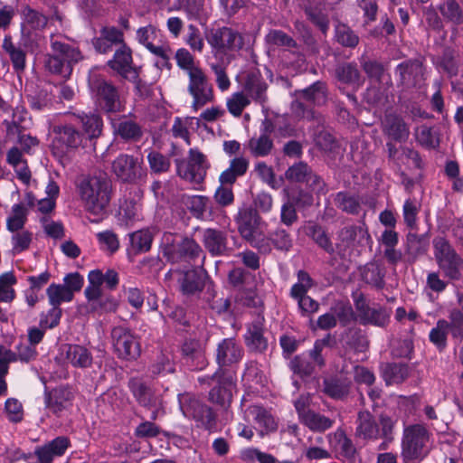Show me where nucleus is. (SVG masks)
<instances>
[{"label": "nucleus", "mask_w": 463, "mask_h": 463, "mask_svg": "<svg viewBox=\"0 0 463 463\" xmlns=\"http://www.w3.org/2000/svg\"><path fill=\"white\" fill-rule=\"evenodd\" d=\"M52 54L49 55L45 66L52 73L70 77L74 65L83 60L79 47L68 43L62 35L51 36Z\"/></svg>", "instance_id": "obj_3"}, {"label": "nucleus", "mask_w": 463, "mask_h": 463, "mask_svg": "<svg viewBox=\"0 0 463 463\" xmlns=\"http://www.w3.org/2000/svg\"><path fill=\"white\" fill-rule=\"evenodd\" d=\"M307 234L310 236L316 243L324 249L326 252L334 251L333 245L325 231L318 225L311 224L307 228Z\"/></svg>", "instance_id": "obj_54"}, {"label": "nucleus", "mask_w": 463, "mask_h": 463, "mask_svg": "<svg viewBox=\"0 0 463 463\" xmlns=\"http://www.w3.org/2000/svg\"><path fill=\"white\" fill-rule=\"evenodd\" d=\"M449 332L454 339H463V314L458 309L450 311L449 316Z\"/></svg>", "instance_id": "obj_63"}, {"label": "nucleus", "mask_w": 463, "mask_h": 463, "mask_svg": "<svg viewBox=\"0 0 463 463\" xmlns=\"http://www.w3.org/2000/svg\"><path fill=\"white\" fill-rule=\"evenodd\" d=\"M182 354L189 365L196 370H202L207 364L204 349L198 340H186L183 344Z\"/></svg>", "instance_id": "obj_26"}, {"label": "nucleus", "mask_w": 463, "mask_h": 463, "mask_svg": "<svg viewBox=\"0 0 463 463\" xmlns=\"http://www.w3.org/2000/svg\"><path fill=\"white\" fill-rule=\"evenodd\" d=\"M245 343L250 351L263 353L268 348V340L260 321H255L248 326Z\"/></svg>", "instance_id": "obj_30"}, {"label": "nucleus", "mask_w": 463, "mask_h": 463, "mask_svg": "<svg viewBox=\"0 0 463 463\" xmlns=\"http://www.w3.org/2000/svg\"><path fill=\"white\" fill-rule=\"evenodd\" d=\"M74 121H80L84 131L90 138L100 135L102 129V120L97 114L84 115L74 118Z\"/></svg>", "instance_id": "obj_50"}, {"label": "nucleus", "mask_w": 463, "mask_h": 463, "mask_svg": "<svg viewBox=\"0 0 463 463\" xmlns=\"http://www.w3.org/2000/svg\"><path fill=\"white\" fill-rule=\"evenodd\" d=\"M11 232L12 252L19 254L29 249L33 241V232L28 230H19Z\"/></svg>", "instance_id": "obj_49"}, {"label": "nucleus", "mask_w": 463, "mask_h": 463, "mask_svg": "<svg viewBox=\"0 0 463 463\" xmlns=\"http://www.w3.org/2000/svg\"><path fill=\"white\" fill-rule=\"evenodd\" d=\"M108 65L130 81L136 82L138 79V71L132 65L131 50L125 44L116 51Z\"/></svg>", "instance_id": "obj_20"}, {"label": "nucleus", "mask_w": 463, "mask_h": 463, "mask_svg": "<svg viewBox=\"0 0 463 463\" xmlns=\"http://www.w3.org/2000/svg\"><path fill=\"white\" fill-rule=\"evenodd\" d=\"M433 254L436 263L445 278L449 280H460L463 277V258L456 251L444 237L432 240Z\"/></svg>", "instance_id": "obj_6"}, {"label": "nucleus", "mask_w": 463, "mask_h": 463, "mask_svg": "<svg viewBox=\"0 0 463 463\" xmlns=\"http://www.w3.org/2000/svg\"><path fill=\"white\" fill-rule=\"evenodd\" d=\"M250 104V99L244 91H236L226 99V107L233 117H240Z\"/></svg>", "instance_id": "obj_47"}, {"label": "nucleus", "mask_w": 463, "mask_h": 463, "mask_svg": "<svg viewBox=\"0 0 463 463\" xmlns=\"http://www.w3.org/2000/svg\"><path fill=\"white\" fill-rule=\"evenodd\" d=\"M89 85L96 104L106 112H118L122 109V102L117 88L104 77L91 73Z\"/></svg>", "instance_id": "obj_8"}, {"label": "nucleus", "mask_w": 463, "mask_h": 463, "mask_svg": "<svg viewBox=\"0 0 463 463\" xmlns=\"http://www.w3.org/2000/svg\"><path fill=\"white\" fill-rule=\"evenodd\" d=\"M356 308L360 320L364 324L383 326L388 321V315L383 308L370 307L362 301H357Z\"/></svg>", "instance_id": "obj_33"}, {"label": "nucleus", "mask_w": 463, "mask_h": 463, "mask_svg": "<svg viewBox=\"0 0 463 463\" xmlns=\"http://www.w3.org/2000/svg\"><path fill=\"white\" fill-rule=\"evenodd\" d=\"M300 422L312 431L324 432L333 426L334 420L312 411Z\"/></svg>", "instance_id": "obj_43"}, {"label": "nucleus", "mask_w": 463, "mask_h": 463, "mask_svg": "<svg viewBox=\"0 0 463 463\" xmlns=\"http://www.w3.org/2000/svg\"><path fill=\"white\" fill-rule=\"evenodd\" d=\"M430 451V432L424 425L412 424L404 428L401 451L404 461H420Z\"/></svg>", "instance_id": "obj_5"}, {"label": "nucleus", "mask_w": 463, "mask_h": 463, "mask_svg": "<svg viewBox=\"0 0 463 463\" xmlns=\"http://www.w3.org/2000/svg\"><path fill=\"white\" fill-rule=\"evenodd\" d=\"M266 90V82L256 76L249 77L244 85V92L260 105L267 101Z\"/></svg>", "instance_id": "obj_38"}, {"label": "nucleus", "mask_w": 463, "mask_h": 463, "mask_svg": "<svg viewBox=\"0 0 463 463\" xmlns=\"http://www.w3.org/2000/svg\"><path fill=\"white\" fill-rule=\"evenodd\" d=\"M202 241L204 248L213 256L223 255L227 251L226 235L216 229H205L203 232Z\"/></svg>", "instance_id": "obj_27"}, {"label": "nucleus", "mask_w": 463, "mask_h": 463, "mask_svg": "<svg viewBox=\"0 0 463 463\" xmlns=\"http://www.w3.org/2000/svg\"><path fill=\"white\" fill-rule=\"evenodd\" d=\"M177 174L184 179L200 184L209 167L206 156L197 148L189 150L188 162L176 161Z\"/></svg>", "instance_id": "obj_12"}, {"label": "nucleus", "mask_w": 463, "mask_h": 463, "mask_svg": "<svg viewBox=\"0 0 463 463\" xmlns=\"http://www.w3.org/2000/svg\"><path fill=\"white\" fill-rule=\"evenodd\" d=\"M335 38L339 43L347 47H354L359 42L358 36L344 24L335 26Z\"/></svg>", "instance_id": "obj_56"}, {"label": "nucleus", "mask_w": 463, "mask_h": 463, "mask_svg": "<svg viewBox=\"0 0 463 463\" xmlns=\"http://www.w3.org/2000/svg\"><path fill=\"white\" fill-rule=\"evenodd\" d=\"M361 276L364 282L374 287H382L383 284L384 271L377 261L367 263L361 270Z\"/></svg>", "instance_id": "obj_42"}, {"label": "nucleus", "mask_w": 463, "mask_h": 463, "mask_svg": "<svg viewBox=\"0 0 463 463\" xmlns=\"http://www.w3.org/2000/svg\"><path fill=\"white\" fill-rule=\"evenodd\" d=\"M175 59L176 64L188 77L187 92L192 97L191 108L198 111L215 99L213 86L199 62L185 48L176 51Z\"/></svg>", "instance_id": "obj_1"}, {"label": "nucleus", "mask_w": 463, "mask_h": 463, "mask_svg": "<svg viewBox=\"0 0 463 463\" xmlns=\"http://www.w3.org/2000/svg\"><path fill=\"white\" fill-rule=\"evenodd\" d=\"M184 43L191 48L193 52L202 53L203 51V39L199 29L194 24H190L188 26V32L184 38Z\"/></svg>", "instance_id": "obj_62"}, {"label": "nucleus", "mask_w": 463, "mask_h": 463, "mask_svg": "<svg viewBox=\"0 0 463 463\" xmlns=\"http://www.w3.org/2000/svg\"><path fill=\"white\" fill-rule=\"evenodd\" d=\"M290 370L301 376L310 375L315 370L314 364L305 355H298L289 363Z\"/></svg>", "instance_id": "obj_59"}, {"label": "nucleus", "mask_w": 463, "mask_h": 463, "mask_svg": "<svg viewBox=\"0 0 463 463\" xmlns=\"http://www.w3.org/2000/svg\"><path fill=\"white\" fill-rule=\"evenodd\" d=\"M16 279L12 272H6L0 276V301L11 302L15 298V291L13 286Z\"/></svg>", "instance_id": "obj_52"}, {"label": "nucleus", "mask_w": 463, "mask_h": 463, "mask_svg": "<svg viewBox=\"0 0 463 463\" xmlns=\"http://www.w3.org/2000/svg\"><path fill=\"white\" fill-rule=\"evenodd\" d=\"M72 392L70 389L60 387L45 392L44 402L48 410L58 414L65 410L71 403Z\"/></svg>", "instance_id": "obj_28"}, {"label": "nucleus", "mask_w": 463, "mask_h": 463, "mask_svg": "<svg viewBox=\"0 0 463 463\" xmlns=\"http://www.w3.org/2000/svg\"><path fill=\"white\" fill-rule=\"evenodd\" d=\"M206 40L216 57L238 51L243 45L242 36L227 26L211 29L206 34Z\"/></svg>", "instance_id": "obj_9"}, {"label": "nucleus", "mask_w": 463, "mask_h": 463, "mask_svg": "<svg viewBox=\"0 0 463 463\" xmlns=\"http://www.w3.org/2000/svg\"><path fill=\"white\" fill-rule=\"evenodd\" d=\"M190 414L192 417L205 429H211L214 425V414L212 409L198 402H194L190 405Z\"/></svg>", "instance_id": "obj_40"}, {"label": "nucleus", "mask_w": 463, "mask_h": 463, "mask_svg": "<svg viewBox=\"0 0 463 463\" xmlns=\"http://www.w3.org/2000/svg\"><path fill=\"white\" fill-rule=\"evenodd\" d=\"M52 151L60 157L74 154L83 144V134L73 121L61 122L52 127Z\"/></svg>", "instance_id": "obj_7"}, {"label": "nucleus", "mask_w": 463, "mask_h": 463, "mask_svg": "<svg viewBox=\"0 0 463 463\" xmlns=\"http://www.w3.org/2000/svg\"><path fill=\"white\" fill-rule=\"evenodd\" d=\"M408 376L406 365L399 364H387L383 368V377L388 385L402 383Z\"/></svg>", "instance_id": "obj_45"}, {"label": "nucleus", "mask_w": 463, "mask_h": 463, "mask_svg": "<svg viewBox=\"0 0 463 463\" xmlns=\"http://www.w3.org/2000/svg\"><path fill=\"white\" fill-rule=\"evenodd\" d=\"M247 398L244 396L241 400V409L244 410V418L249 420L250 417L259 427L260 436L275 431L277 422L272 415L262 406L252 404L247 405Z\"/></svg>", "instance_id": "obj_18"}, {"label": "nucleus", "mask_w": 463, "mask_h": 463, "mask_svg": "<svg viewBox=\"0 0 463 463\" xmlns=\"http://www.w3.org/2000/svg\"><path fill=\"white\" fill-rule=\"evenodd\" d=\"M69 447V439L57 437L43 446L37 447L34 455L41 463H52L57 457L62 456Z\"/></svg>", "instance_id": "obj_24"}, {"label": "nucleus", "mask_w": 463, "mask_h": 463, "mask_svg": "<svg viewBox=\"0 0 463 463\" xmlns=\"http://www.w3.org/2000/svg\"><path fill=\"white\" fill-rule=\"evenodd\" d=\"M420 208V205L415 199H407L404 202L402 213L404 222L408 227H415Z\"/></svg>", "instance_id": "obj_61"}, {"label": "nucleus", "mask_w": 463, "mask_h": 463, "mask_svg": "<svg viewBox=\"0 0 463 463\" xmlns=\"http://www.w3.org/2000/svg\"><path fill=\"white\" fill-rule=\"evenodd\" d=\"M179 282L183 294L187 296L194 295L203 288L201 278L194 269L185 271L179 279Z\"/></svg>", "instance_id": "obj_41"}, {"label": "nucleus", "mask_w": 463, "mask_h": 463, "mask_svg": "<svg viewBox=\"0 0 463 463\" xmlns=\"http://www.w3.org/2000/svg\"><path fill=\"white\" fill-rule=\"evenodd\" d=\"M355 434L364 439H377L379 427L373 417L368 411H361L357 418Z\"/></svg>", "instance_id": "obj_34"}, {"label": "nucleus", "mask_w": 463, "mask_h": 463, "mask_svg": "<svg viewBox=\"0 0 463 463\" xmlns=\"http://www.w3.org/2000/svg\"><path fill=\"white\" fill-rule=\"evenodd\" d=\"M242 346L232 337L220 342L216 349V362L221 368L238 364L243 357Z\"/></svg>", "instance_id": "obj_22"}, {"label": "nucleus", "mask_w": 463, "mask_h": 463, "mask_svg": "<svg viewBox=\"0 0 463 463\" xmlns=\"http://www.w3.org/2000/svg\"><path fill=\"white\" fill-rule=\"evenodd\" d=\"M29 210L24 203L14 204L6 216V230L17 232L24 230L28 220Z\"/></svg>", "instance_id": "obj_36"}, {"label": "nucleus", "mask_w": 463, "mask_h": 463, "mask_svg": "<svg viewBox=\"0 0 463 463\" xmlns=\"http://www.w3.org/2000/svg\"><path fill=\"white\" fill-rule=\"evenodd\" d=\"M150 168L155 173L167 172L170 168V159L164 155L152 151L147 156Z\"/></svg>", "instance_id": "obj_64"}, {"label": "nucleus", "mask_w": 463, "mask_h": 463, "mask_svg": "<svg viewBox=\"0 0 463 463\" xmlns=\"http://www.w3.org/2000/svg\"><path fill=\"white\" fill-rule=\"evenodd\" d=\"M64 352L67 362L74 367L86 368L92 364V354L82 345H65Z\"/></svg>", "instance_id": "obj_31"}, {"label": "nucleus", "mask_w": 463, "mask_h": 463, "mask_svg": "<svg viewBox=\"0 0 463 463\" xmlns=\"http://www.w3.org/2000/svg\"><path fill=\"white\" fill-rule=\"evenodd\" d=\"M62 310L61 307L52 306L47 312L40 315L39 326L42 328L52 329L56 327L61 320Z\"/></svg>", "instance_id": "obj_58"}, {"label": "nucleus", "mask_w": 463, "mask_h": 463, "mask_svg": "<svg viewBox=\"0 0 463 463\" xmlns=\"http://www.w3.org/2000/svg\"><path fill=\"white\" fill-rule=\"evenodd\" d=\"M115 133L125 140L137 141L143 135L141 127L135 121L122 118L114 124Z\"/></svg>", "instance_id": "obj_39"}, {"label": "nucleus", "mask_w": 463, "mask_h": 463, "mask_svg": "<svg viewBox=\"0 0 463 463\" xmlns=\"http://www.w3.org/2000/svg\"><path fill=\"white\" fill-rule=\"evenodd\" d=\"M211 379H216L217 385L209 392L210 401L223 408L230 406L232 399V392L236 386L233 377L231 374H226L221 369L220 371H217Z\"/></svg>", "instance_id": "obj_16"}, {"label": "nucleus", "mask_w": 463, "mask_h": 463, "mask_svg": "<svg viewBox=\"0 0 463 463\" xmlns=\"http://www.w3.org/2000/svg\"><path fill=\"white\" fill-rule=\"evenodd\" d=\"M313 286V280L310 276L304 270L298 272V282L294 284L290 290L293 298H297L307 295V292Z\"/></svg>", "instance_id": "obj_57"}, {"label": "nucleus", "mask_w": 463, "mask_h": 463, "mask_svg": "<svg viewBox=\"0 0 463 463\" xmlns=\"http://www.w3.org/2000/svg\"><path fill=\"white\" fill-rule=\"evenodd\" d=\"M238 232L252 247L268 253L271 250L269 239L266 235V223L256 210L244 208L235 217Z\"/></svg>", "instance_id": "obj_4"}, {"label": "nucleus", "mask_w": 463, "mask_h": 463, "mask_svg": "<svg viewBox=\"0 0 463 463\" xmlns=\"http://www.w3.org/2000/svg\"><path fill=\"white\" fill-rule=\"evenodd\" d=\"M119 219L125 222L126 225L131 224L140 218V206L138 203L130 201H124L119 206L118 210Z\"/></svg>", "instance_id": "obj_51"}, {"label": "nucleus", "mask_w": 463, "mask_h": 463, "mask_svg": "<svg viewBox=\"0 0 463 463\" xmlns=\"http://www.w3.org/2000/svg\"><path fill=\"white\" fill-rule=\"evenodd\" d=\"M128 386L138 402L143 406H156L159 402V399L149 386H147L142 380L140 379H131L128 383Z\"/></svg>", "instance_id": "obj_32"}, {"label": "nucleus", "mask_w": 463, "mask_h": 463, "mask_svg": "<svg viewBox=\"0 0 463 463\" xmlns=\"http://www.w3.org/2000/svg\"><path fill=\"white\" fill-rule=\"evenodd\" d=\"M382 125L383 133L392 140L402 142L409 137V127L398 115L392 113L385 115Z\"/></svg>", "instance_id": "obj_25"}, {"label": "nucleus", "mask_w": 463, "mask_h": 463, "mask_svg": "<svg viewBox=\"0 0 463 463\" xmlns=\"http://www.w3.org/2000/svg\"><path fill=\"white\" fill-rule=\"evenodd\" d=\"M22 15L21 33L24 45L27 46L29 42H35L36 47H40L41 35L38 33H33L32 32L40 30L46 25V16L30 7H25Z\"/></svg>", "instance_id": "obj_17"}, {"label": "nucleus", "mask_w": 463, "mask_h": 463, "mask_svg": "<svg viewBox=\"0 0 463 463\" xmlns=\"http://www.w3.org/2000/svg\"><path fill=\"white\" fill-rule=\"evenodd\" d=\"M111 339L114 350L120 358L134 359L139 355V344L129 329L115 326L111 331Z\"/></svg>", "instance_id": "obj_14"}, {"label": "nucleus", "mask_w": 463, "mask_h": 463, "mask_svg": "<svg viewBox=\"0 0 463 463\" xmlns=\"http://www.w3.org/2000/svg\"><path fill=\"white\" fill-rule=\"evenodd\" d=\"M328 439L331 446L340 457L352 458L354 456L356 449L343 430H336L334 433L328 435Z\"/></svg>", "instance_id": "obj_35"}, {"label": "nucleus", "mask_w": 463, "mask_h": 463, "mask_svg": "<svg viewBox=\"0 0 463 463\" xmlns=\"http://www.w3.org/2000/svg\"><path fill=\"white\" fill-rule=\"evenodd\" d=\"M274 131V126L269 120H264L260 128V135L252 137L248 143V148L254 156H266L273 148V141L270 137Z\"/></svg>", "instance_id": "obj_23"}, {"label": "nucleus", "mask_w": 463, "mask_h": 463, "mask_svg": "<svg viewBox=\"0 0 463 463\" xmlns=\"http://www.w3.org/2000/svg\"><path fill=\"white\" fill-rule=\"evenodd\" d=\"M136 37L137 42L155 56L164 61H167L170 59L171 49L169 45L162 40V33L156 27L151 24L140 27L137 31Z\"/></svg>", "instance_id": "obj_13"}, {"label": "nucleus", "mask_w": 463, "mask_h": 463, "mask_svg": "<svg viewBox=\"0 0 463 463\" xmlns=\"http://www.w3.org/2000/svg\"><path fill=\"white\" fill-rule=\"evenodd\" d=\"M415 136L417 141L427 148H435L439 146V137L431 128L422 125L416 128Z\"/></svg>", "instance_id": "obj_55"}, {"label": "nucleus", "mask_w": 463, "mask_h": 463, "mask_svg": "<svg viewBox=\"0 0 463 463\" xmlns=\"http://www.w3.org/2000/svg\"><path fill=\"white\" fill-rule=\"evenodd\" d=\"M337 248L343 255L347 250H355L358 246H364L371 241V236L366 229L362 226H347L339 232Z\"/></svg>", "instance_id": "obj_19"}, {"label": "nucleus", "mask_w": 463, "mask_h": 463, "mask_svg": "<svg viewBox=\"0 0 463 463\" xmlns=\"http://www.w3.org/2000/svg\"><path fill=\"white\" fill-rule=\"evenodd\" d=\"M82 207L90 214L102 216L111 199V183L102 174H82L75 180Z\"/></svg>", "instance_id": "obj_2"}, {"label": "nucleus", "mask_w": 463, "mask_h": 463, "mask_svg": "<svg viewBox=\"0 0 463 463\" xmlns=\"http://www.w3.org/2000/svg\"><path fill=\"white\" fill-rule=\"evenodd\" d=\"M2 48L7 54L14 71L17 73H21L26 68V49L33 52L34 49H38L39 47H36L35 42H29L28 45L25 46L23 39H21L20 43H14L10 35H5L2 43Z\"/></svg>", "instance_id": "obj_15"}, {"label": "nucleus", "mask_w": 463, "mask_h": 463, "mask_svg": "<svg viewBox=\"0 0 463 463\" xmlns=\"http://www.w3.org/2000/svg\"><path fill=\"white\" fill-rule=\"evenodd\" d=\"M301 100H296L292 103V112L298 118L314 119L315 112L307 107L313 105H322L326 100V86L321 81H317L309 88L300 91Z\"/></svg>", "instance_id": "obj_10"}, {"label": "nucleus", "mask_w": 463, "mask_h": 463, "mask_svg": "<svg viewBox=\"0 0 463 463\" xmlns=\"http://www.w3.org/2000/svg\"><path fill=\"white\" fill-rule=\"evenodd\" d=\"M449 333V321L439 319L436 326L430 330V341L439 350L442 351L447 346V337Z\"/></svg>", "instance_id": "obj_46"}, {"label": "nucleus", "mask_w": 463, "mask_h": 463, "mask_svg": "<svg viewBox=\"0 0 463 463\" xmlns=\"http://www.w3.org/2000/svg\"><path fill=\"white\" fill-rule=\"evenodd\" d=\"M46 294L51 306L58 307L61 303L70 302L73 298L71 290L61 284H51L46 290Z\"/></svg>", "instance_id": "obj_48"}, {"label": "nucleus", "mask_w": 463, "mask_h": 463, "mask_svg": "<svg viewBox=\"0 0 463 463\" xmlns=\"http://www.w3.org/2000/svg\"><path fill=\"white\" fill-rule=\"evenodd\" d=\"M111 171L124 183H136L146 175L143 159L128 154L118 155L111 164Z\"/></svg>", "instance_id": "obj_11"}, {"label": "nucleus", "mask_w": 463, "mask_h": 463, "mask_svg": "<svg viewBox=\"0 0 463 463\" xmlns=\"http://www.w3.org/2000/svg\"><path fill=\"white\" fill-rule=\"evenodd\" d=\"M99 248L109 254L115 253L119 249V241L112 231H104L97 233Z\"/></svg>", "instance_id": "obj_53"}, {"label": "nucleus", "mask_w": 463, "mask_h": 463, "mask_svg": "<svg viewBox=\"0 0 463 463\" xmlns=\"http://www.w3.org/2000/svg\"><path fill=\"white\" fill-rule=\"evenodd\" d=\"M331 311L343 326L348 325L354 319L353 308L348 302H336L331 307Z\"/></svg>", "instance_id": "obj_60"}, {"label": "nucleus", "mask_w": 463, "mask_h": 463, "mask_svg": "<svg viewBox=\"0 0 463 463\" xmlns=\"http://www.w3.org/2000/svg\"><path fill=\"white\" fill-rule=\"evenodd\" d=\"M396 72L400 76L401 82L406 87H413L419 84L423 77L422 65L418 61H408L401 63Z\"/></svg>", "instance_id": "obj_29"}, {"label": "nucleus", "mask_w": 463, "mask_h": 463, "mask_svg": "<svg viewBox=\"0 0 463 463\" xmlns=\"http://www.w3.org/2000/svg\"><path fill=\"white\" fill-rule=\"evenodd\" d=\"M181 201L196 219L202 221H213L214 219L217 208L211 203L207 196L184 194Z\"/></svg>", "instance_id": "obj_21"}, {"label": "nucleus", "mask_w": 463, "mask_h": 463, "mask_svg": "<svg viewBox=\"0 0 463 463\" xmlns=\"http://www.w3.org/2000/svg\"><path fill=\"white\" fill-rule=\"evenodd\" d=\"M154 233L150 229H143L129 234V250L135 254L146 252L151 249Z\"/></svg>", "instance_id": "obj_37"}, {"label": "nucleus", "mask_w": 463, "mask_h": 463, "mask_svg": "<svg viewBox=\"0 0 463 463\" xmlns=\"http://www.w3.org/2000/svg\"><path fill=\"white\" fill-rule=\"evenodd\" d=\"M350 382L345 379L330 378L324 381V392L334 399H342L349 392Z\"/></svg>", "instance_id": "obj_44"}]
</instances>
